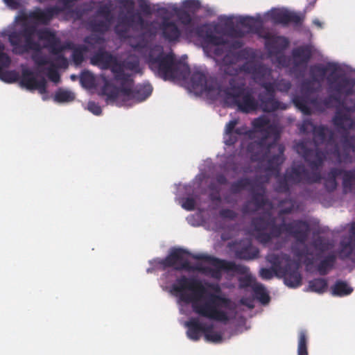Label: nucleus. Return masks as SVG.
Listing matches in <instances>:
<instances>
[{"label": "nucleus", "mask_w": 355, "mask_h": 355, "mask_svg": "<svg viewBox=\"0 0 355 355\" xmlns=\"http://www.w3.org/2000/svg\"><path fill=\"white\" fill-rule=\"evenodd\" d=\"M112 22L104 19H97L96 17H92L87 20V26L92 33L104 35L110 30Z\"/></svg>", "instance_id": "nucleus-31"}, {"label": "nucleus", "mask_w": 355, "mask_h": 355, "mask_svg": "<svg viewBox=\"0 0 355 355\" xmlns=\"http://www.w3.org/2000/svg\"><path fill=\"white\" fill-rule=\"evenodd\" d=\"M252 291L254 297L262 304H268L269 302L270 296L262 284H254L252 287Z\"/></svg>", "instance_id": "nucleus-42"}, {"label": "nucleus", "mask_w": 355, "mask_h": 355, "mask_svg": "<svg viewBox=\"0 0 355 355\" xmlns=\"http://www.w3.org/2000/svg\"><path fill=\"white\" fill-rule=\"evenodd\" d=\"M287 14V10H275L271 12L270 18L275 24L286 26Z\"/></svg>", "instance_id": "nucleus-48"}, {"label": "nucleus", "mask_w": 355, "mask_h": 355, "mask_svg": "<svg viewBox=\"0 0 355 355\" xmlns=\"http://www.w3.org/2000/svg\"><path fill=\"white\" fill-rule=\"evenodd\" d=\"M251 225L257 232V240L263 244L270 242L273 238H279L283 232L291 236L298 243L304 244L311 230L309 223L301 219L277 225L276 218L270 212L253 218Z\"/></svg>", "instance_id": "nucleus-4"}, {"label": "nucleus", "mask_w": 355, "mask_h": 355, "mask_svg": "<svg viewBox=\"0 0 355 355\" xmlns=\"http://www.w3.org/2000/svg\"><path fill=\"white\" fill-rule=\"evenodd\" d=\"M80 83L83 87L91 89L94 87L95 78L90 71H85L80 76Z\"/></svg>", "instance_id": "nucleus-51"}, {"label": "nucleus", "mask_w": 355, "mask_h": 355, "mask_svg": "<svg viewBox=\"0 0 355 355\" xmlns=\"http://www.w3.org/2000/svg\"><path fill=\"white\" fill-rule=\"evenodd\" d=\"M32 59L35 64L39 67L46 65L49 63V61L43 55L40 51H35L32 55Z\"/></svg>", "instance_id": "nucleus-59"}, {"label": "nucleus", "mask_w": 355, "mask_h": 355, "mask_svg": "<svg viewBox=\"0 0 355 355\" xmlns=\"http://www.w3.org/2000/svg\"><path fill=\"white\" fill-rule=\"evenodd\" d=\"M244 52L245 51L242 50L239 53L229 52L226 53L223 58V64L225 65H232L235 64L239 60V58L243 55Z\"/></svg>", "instance_id": "nucleus-55"}, {"label": "nucleus", "mask_w": 355, "mask_h": 355, "mask_svg": "<svg viewBox=\"0 0 355 355\" xmlns=\"http://www.w3.org/2000/svg\"><path fill=\"white\" fill-rule=\"evenodd\" d=\"M122 84V98L124 102L132 101L140 103L147 99L152 94L153 87L150 84H139L134 86L132 74L125 73L123 78L119 80Z\"/></svg>", "instance_id": "nucleus-10"}, {"label": "nucleus", "mask_w": 355, "mask_h": 355, "mask_svg": "<svg viewBox=\"0 0 355 355\" xmlns=\"http://www.w3.org/2000/svg\"><path fill=\"white\" fill-rule=\"evenodd\" d=\"M297 153L301 155L305 162L309 163L310 167L315 171L320 167L325 159V153L316 148L311 149L307 146V143L304 141L297 143L295 146Z\"/></svg>", "instance_id": "nucleus-16"}, {"label": "nucleus", "mask_w": 355, "mask_h": 355, "mask_svg": "<svg viewBox=\"0 0 355 355\" xmlns=\"http://www.w3.org/2000/svg\"><path fill=\"white\" fill-rule=\"evenodd\" d=\"M191 86L200 93L212 92L216 89V83L211 78H208L207 73L202 71H194L191 76Z\"/></svg>", "instance_id": "nucleus-23"}, {"label": "nucleus", "mask_w": 355, "mask_h": 355, "mask_svg": "<svg viewBox=\"0 0 355 355\" xmlns=\"http://www.w3.org/2000/svg\"><path fill=\"white\" fill-rule=\"evenodd\" d=\"M275 95L259 94L258 96L259 107L264 112H272L279 109L284 110L286 107L282 106L281 103L275 98Z\"/></svg>", "instance_id": "nucleus-28"}, {"label": "nucleus", "mask_w": 355, "mask_h": 355, "mask_svg": "<svg viewBox=\"0 0 355 355\" xmlns=\"http://www.w3.org/2000/svg\"><path fill=\"white\" fill-rule=\"evenodd\" d=\"M309 286L311 291L322 293L327 288V282L323 278H315L309 282Z\"/></svg>", "instance_id": "nucleus-43"}, {"label": "nucleus", "mask_w": 355, "mask_h": 355, "mask_svg": "<svg viewBox=\"0 0 355 355\" xmlns=\"http://www.w3.org/2000/svg\"><path fill=\"white\" fill-rule=\"evenodd\" d=\"M47 76L50 80L55 83H58L60 80V74L53 64H51L50 67L46 68Z\"/></svg>", "instance_id": "nucleus-58"}, {"label": "nucleus", "mask_w": 355, "mask_h": 355, "mask_svg": "<svg viewBox=\"0 0 355 355\" xmlns=\"http://www.w3.org/2000/svg\"><path fill=\"white\" fill-rule=\"evenodd\" d=\"M91 63L98 66L102 69H110L114 80L123 78L125 73L122 64L117 60L116 58L103 49H98L93 55Z\"/></svg>", "instance_id": "nucleus-12"}, {"label": "nucleus", "mask_w": 355, "mask_h": 355, "mask_svg": "<svg viewBox=\"0 0 355 355\" xmlns=\"http://www.w3.org/2000/svg\"><path fill=\"white\" fill-rule=\"evenodd\" d=\"M261 34V37L266 40L265 48L270 56L284 53L289 46V40L284 36L275 35L268 31Z\"/></svg>", "instance_id": "nucleus-18"}, {"label": "nucleus", "mask_w": 355, "mask_h": 355, "mask_svg": "<svg viewBox=\"0 0 355 355\" xmlns=\"http://www.w3.org/2000/svg\"><path fill=\"white\" fill-rule=\"evenodd\" d=\"M344 169L338 168H331L327 175L325 178V187L331 190L334 191L336 189L337 181L336 178L343 175Z\"/></svg>", "instance_id": "nucleus-39"}, {"label": "nucleus", "mask_w": 355, "mask_h": 355, "mask_svg": "<svg viewBox=\"0 0 355 355\" xmlns=\"http://www.w3.org/2000/svg\"><path fill=\"white\" fill-rule=\"evenodd\" d=\"M317 83V80H313L312 78L311 79L304 80L301 84V92L300 95H311L313 93L318 92L320 90V83L318 84L317 87H314V83Z\"/></svg>", "instance_id": "nucleus-41"}, {"label": "nucleus", "mask_w": 355, "mask_h": 355, "mask_svg": "<svg viewBox=\"0 0 355 355\" xmlns=\"http://www.w3.org/2000/svg\"><path fill=\"white\" fill-rule=\"evenodd\" d=\"M353 288L346 282L337 280L331 287V294L334 296H345L351 294Z\"/></svg>", "instance_id": "nucleus-40"}, {"label": "nucleus", "mask_w": 355, "mask_h": 355, "mask_svg": "<svg viewBox=\"0 0 355 355\" xmlns=\"http://www.w3.org/2000/svg\"><path fill=\"white\" fill-rule=\"evenodd\" d=\"M185 326L187 327L188 338L193 341L200 340L201 334H204L208 330L207 325L201 323L196 318H192L186 322Z\"/></svg>", "instance_id": "nucleus-27"}, {"label": "nucleus", "mask_w": 355, "mask_h": 355, "mask_svg": "<svg viewBox=\"0 0 355 355\" xmlns=\"http://www.w3.org/2000/svg\"><path fill=\"white\" fill-rule=\"evenodd\" d=\"M128 44L135 51L144 54L150 69L164 80H184L189 76L187 64L178 61L172 53L165 54L159 45L150 46L144 34L130 37Z\"/></svg>", "instance_id": "nucleus-3"}, {"label": "nucleus", "mask_w": 355, "mask_h": 355, "mask_svg": "<svg viewBox=\"0 0 355 355\" xmlns=\"http://www.w3.org/2000/svg\"><path fill=\"white\" fill-rule=\"evenodd\" d=\"M282 272L284 275V282L291 288H296L300 286L302 277L298 272L297 267L291 268V263H287Z\"/></svg>", "instance_id": "nucleus-30"}, {"label": "nucleus", "mask_w": 355, "mask_h": 355, "mask_svg": "<svg viewBox=\"0 0 355 355\" xmlns=\"http://www.w3.org/2000/svg\"><path fill=\"white\" fill-rule=\"evenodd\" d=\"M119 84V87L114 85L111 80L104 78V84L101 89L103 95L107 97V99L115 101L119 96L122 97V84L119 80H115Z\"/></svg>", "instance_id": "nucleus-32"}, {"label": "nucleus", "mask_w": 355, "mask_h": 355, "mask_svg": "<svg viewBox=\"0 0 355 355\" xmlns=\"http://www.w3.org/2000/svg\"><path fill=\"white\" fill-rule=\"evenodd\" d=\"M344 169L338 168H331L327 175L325 178V187L331 190L334 191L336 189L337 181L336 178L343 175Z\"/></svg>", "instance_id": "nucleus-38"}, {"label": "nucleus", "mask_w": 355, "mask_h": 355, "mask_svg": "<svg viewBox=\"0 0 355 355\" xmlns=\"http://www.w3.org/2000/svg\"><path fill=\"white\" fill-rule=\"evenodd\" d=\"M171 288L179 295L180 301L191 303L193 311L198 315L224 323L229 321L227 312L222 309H230L231 300L214 293H209L203 297L206 289L200 280L182 275Z\"/></svg>", "instance_id": "nucleus-1"}, {"label": "nucleus", "mask_w": 355, "mask_h": 355, "mask_svg": "<svg viewBox=\"0 0 355 355\" xmlns=\"http://www.w3.org/2000/svg\"><path fill=\"white\" fill-rule=\"evenodd\" d=\"M308 338L306 332L302 330L298 336L297 355H309L308 354Z\"/></svg>", "instance_id": "nucleus-44"}, {"label": "nucleus", "mask_w": 355, "mask_h": 355, "mask_svg": "<svg viewBox=\"0 0 355 355\" xmlns=\"http://www.w3.org/2000/svg\"><path fill=\"white\" fill-rule=\"evenodd\" d=\"M92 6L87 3H83L70 10V12L76 19H80L85 15L91 11Z\"/></svg>", "instance_id": "nucleus-53"}, {"label": "nucleus", "mask_w": 355, "mask_h": 355, "mask_svg": "<svg viewBox=\"0 0 355 355\" xmlns=\"http://www.w3.org/2000/svg\"><path fill=\"white\" fill-rule=\"evenodd\" d=\"M0 78L8 83H14L18 80L19 74L15 71H7L5 73L1 72Z\"/></svg>", "instance_id": "nucleus-61"}, {"label": "nucleus", "mask_w": 355, "mask_h": 355, "mask_svg": "<svg viewBox=\"0 0 355 355\" xmlns=\"http://www.w3.org/2000/svg\"><path fill=\"white\" fill-rule=\"evenodd\" d=\"M259 250L254 246L251 241H245L235 249V256L243 260H252L259 257Z\"/></svg>", "instance_id": "nucleus-26"}, {"label": "nucleus", "mask_w": 355, "mask_h": 355, "mask_svg": "<svg viewBox=\"0 0 355 355\" xmlns=\"http://www.w3.org/2000/svg\"><path fill=\"white\" fill-rule=\"evenodd\" d=\"M284 203H288V206L281 209L279 212V215L290 214L293 211V210L294 209L295 204H294V201L293 200H291L290 198L286 199L284 200L281 201L280 205H283V204H284Z\"/></svg>", "instance_id": "nucleus-62"}, {"label": "nucleus", "mask_w": 355, "mask_h": 355, "mask_svg": "<svg viewBox=\"0 0 355 355\" xmlns=\"http://www.w3.org/2000/svg\"><path fill=\"white\" fill-rule=\"evenodd\" d=\"M259 177H256L255 178H241L239 179L237 181L232 183L230 186V191L233 193H239L241 191L255 185V182Z\"/></svg>", "instance_id": "nucleus-36"}, {"label": "nucleus", "mask_w": 355, "mask_h": 355, "mask_svg": "<svg viewBox=\"0 0 355 355\" xmlns=\"http://www.w3.org/2000/svg\"><path fill=\"white\" fill-rule=\"evenodd\" d=\"M321 179L319 171L311 172L302 164H293L286 170L284 176L277 180L275 189L278 192L289 193L292 185L311 184L320 182Z\"/></svg>", "instance_id": "nucleus-8"}, {"label": "nucleus", "mask_w": 355, "mask_h": 355, "mask_svg": "<svg viewBox=\"0 0 355 355\" xmlns=\"http://www.w3.org/2000/svg\"><path fill=\"white\" fill-rule=\"evenodd\" d=\"M266 260L271 264V267L273 270L277 272H282L284 268L282 267V263L283 260H285L288 263H291L290 257L286 254H275L270 253L266 257Z\"/></svg>", "instance_id": "nucleus-35"}, {"label": "nucleus", "mask_w": 355, "mask_h": 355, "mask_svg": "<svg viewBox=\"0 0 355 355\" xmlns=\"http://www.w3.org/2000/svg\"><path fill=\"white\" fill-rule=\"evenodd\" d=\"M239 70L251 74L253 80L259 85L272 79V69L261 63L247 61L240 67Z\"/></svg>", "instance_id": "nucleus-17"}, {"label": "nucleus", "mask_w": 355, "mask_h": 355, "mask_svg": "<svg viewBox=\"0 0 355 355\" xmlns=\"http://www.w3.org/2000/svg\"><path fill=\"white\" fill-rule=\"evenodd\" d=\"M259 179L258 178L255 185L250 189L251 200L243 205L242 211L244 214L255 212L263 208L268 203V199L266 196V187L262 182H259Z\"/></svg>", "instance_id": "nucleus-14"}, {"label": "nucleus", "mask_w": 355, "mask_h": 355, "mask_svg": "<svg viewBox=\"0 0 355 355\" xmlns=\"http://www.w3.org/2000/svg\"><path fill=\"white\" fill-rule=\"evenodd\" d=\"M163 37L168 42L178 41L181 35V31L176 24L164 18L161 24Z\"/></svg>", "instance_id": "nucleus-29"}, {"label": "nucleus", "mask_w": 355, "mask_h": 355, "mask_svg": "<svg viewBox=\"0 0 355 355\" xmlns=\"http://www.w3.org/2000/svg\"><path fill=\"white\" fill-rule=\"evenodd\" d=\"M293 103L305 115L312 113L310 105L316 110L322 112V98L318 95L312 97L311 95H295L293 98Z\"/></svg>", "instance_id": "nucleus-21"}, {"label": "nucleus", "mask_w": 355, "mask_h": 355, "mask_svg": "<svg viewBox=\"0 0 355 355\" xmlns=\"http://www.w3.org/2000/svg\"><path fill=\"white\" fill-rule=\"evenodd\" d=\"M338 70L336 64L333 62H328L327 64H315L311 66L309 69V74L313 80H317V83L320 84L326 77L327 73L330 71V73L327 77V80L329 86L336 84L340 77L346 76L345 75L338 76L336 74Z\"/></svg>", "instance_id": "nucleus-15"}, {"label": "nucleus", "mask_w": 355, "mask_h": 355, "mask_svg": "<svg viewBox=\"0 0 355 355\" xmlns=\"http://www.w3.org/2000/svg\"><path fill=\"white\" fill-rule=\"evenodd\" d=\"M314 248L321 252H325L329 249V243L324 241L321 236L318 237L313 243Z\"/></svg>", "instance_id": "nucleus-60"}, {"label": "nucleus", "mask_w": 355, "mask_h": 355, "mask_svg": "<svg viewBox=\"0 0 355 355\" xmlns=\"http://www.w3.org/2000/svg\"><path fill=\"white\" fill-rule=\"evenodd\" d=\"M219 215L223 218L234 220L237 217V214L230 209H222L219 211Z\"/></svg>", "instance_id": "nucleus-64"}, {"label": "nucleus", "mask_w": 355, "mask_h": 355, "mask_svg": "<svg viewBox=\"0 0 355 355\" xmlns=\"http://www.w3.org/2000/svg\"><path fill=\"white\" fill-rule=\"evenodd\" d=\"M313 140L316 148L322 144L327 147L333 146L336 143L334 133L324 125H317L313 133Z\"/></svg>", "instance_id": "nucleus-25"}, {"label": "nucleus", "mask_w": 355, "mask_h": 355, "mask_svg": "<svg viewBox=\"0 0 355 355\" xmlns=\"http://www.w3.org/2000/svg\"><path fill=\"white\" fill-rule=\"evenodd\" d=\"M239 23L242 26L248 28L249 32L257 34L259 37H261V33H265L266 31L261 22L252 17H241Z\"/></svg>", "instance_id": "nucleus-33"}, {"label": "nucleus", "mask_w": 355, "mask_h": 355, "mask_svg": "<svg viewBox=\"0 0 355 355\" xmlns=\"http://www.w3.org/2000/svg\"><path fill=\"white\" fill-rule=\"evenodd\" d=\"M177 17L180 21L184 25H189L192 19L190 14L184 10H180L177 12Z\"/></svg>", "instance_id": "nucleus-63"}, {"label": "nucleus", "mask_w": 355, "mask_h": 355, "mask_svg": "<svg viewBox=\"0 0 355 355\" xmlns=\"http://www.w3.org/2000/svg\"><path fill=\"white\" fill-rule=\"evenodd\" d=\"M87 51L85 45H80L73 49L72 51V60L76 65H80L84 61V53Z\"/></svg>", "instance_id": "nucleus-50"}, {"label": "nucleus", "mask_w": 355, "mask_h": 355, "mask_svg": "<svg viewBox=\"0 0 355 355\" xmlns=\"http://www.w3.org/2000/svg\"><path fill=\"white\" fill-rule=\"evenodd\" d=\"M342 184L345 193L353 192L355 184V170H344Z\"/></svg>", "instance_id": "nucleus-37"}, {"label": "nucleus", "mask_w": 355, "mask_h": 355, "mask_svg": "<svg viewBox=\"0 0 355 355\" xmlns=\"http://www.w3.org/2000/svg\"><path fill=\"white\" fill-rule=\"evenodd\" d=\"M144 20L138 13L119 15L117 23L114 27V31L120 37H127L131 27L135 24L142 26Z\"/></svg>", "instance_id": "nucleus-20"}, {"label": "nucleus", "mask_w": 355, "mask_h": 355, "mask_svg": "<svg viewBox=\"0 0 355 355\" xmlns=\"http://www.w3.org/2000/svg\"><path fill=\"white\" fill-rule=\"evenodd\" d=\"M187 255H192L189 251L182 248H173L164 259H157L154 260L155 266L165 270L168 268H173L175 270L181 271L195 270L196 268L191 266Z\"/></svg>", "instance_id": "nucleus-11"}, {"label": "nucleus", "mask_w": 355, "mask_h": 355, "mask_svg": "<svg viewBox=\"0 0 355 355\" xmlns=\"http://www.w3.org/2000/svg\"><path fill=\"white\" fill-rule=\"evenodd\" d=\"M74 98L73 92L62 89H58L54 96V101L58 103H68L73 101Z\"/></svg>", "instance_id": "nucleus-45"}, {"label": "nucleus", "mask_w": 355, "mask_h": 355, "mask_svg": "<svg viewBox=\"0 0 355 355\" xmlns=\"http://www.w3.org/2000/svg\"><path fill=\"white\" fill-rule=\"evenodd\" d=\"M207 328H208V330L204 333V336L206 341L214 343H220L223 341L222 334L214 331L213 324L207 325Z\"/></svg>", "instance_id": "nucleus-46"}, {"label": "nucleus", "mask_w": 355, "mask_h": 355, "mask_svg": "<svg viewBox=\"0 0 355 355\" xmlns=\"http://www.w3.org/2000/svg\"><path fill=\"white\" fill-rule=\"evenodd\" d=\"M254 132H259L261 137L250 142L247 148L251 154V159L254 162H263L266 172L279 175L281 166L285 160V147L279 144V131L275 124H270V120L265 116L255 118L252 121Z\"/></svg>", "instance_id": "nucleus-2"}, {"label": "nucleus", "mask_w": 355, "mask_h": 355, "mask_svg": "<svg viewBox=\"0 0 355 355\" xmlns=\"http://www.w3.org/2000/svg\"><path fill=\"white\" fill-rule=\"evenodd\" d=\"M21 26L19 31L10 33L8 39L12 46L20 47L24 52L42 51L40 42L34 40L35 35L40 41L44 42L43 47L47 49L51 54H58L70 48L69 44H62L60 38L49 28L37 29L35 24L30 25L27 22H22Z\"/></svg>", "instance_id": "nucleus-5"}, {"label": "nucleus", "mask_w": 355, "mask_h": 355, "mask_svg": "<svg viewBox=\"0 0 355 355\" xmlns=\"http://www.w3.org/2000/svg\"><path fill=\"white\" fill-rule=\"evenodd\" d=\"M94 17H102L104 19L113 21L114 15L112 12L111 4L105 3L100 6Z\"/></svg>", "instance_id": "nucleus-49"}, {"label": "nucleus", "mask_w": 355, "mask_h": 355, "mask_svg": "<svg viewBox=\"0 0 355 355\" xmlns=\"http://www.w3.org/2000/svg\"><path fill=\"white\" fill-rule=\"evenodd\" d=\"M355 86V79L348 77H340L339 80L331 86H329V89L334 92L330 94L324 99L322 98V111L326 108H329L334 101L339 103L340 107L337 108L336 114L333 118L334 125L338 128L347 131L354 127V121L351 118L350 113L355 111V98H345L341 100V95L349 96L353 93V89Z\"/></svg>", "instance_id": "nucleus-6"}, {"label": "nucleus", "mask_w": 355, "mask_h": 355, "mask_svg": "<svg viewBox=\"0 0 355 355\" xmlns=\"http://www.w3.org/2000/svg\"><path fill=\"white\" fill-rule=\"evenodd\" d=\"M317 125H314L311 119H305L302 121L300 130L302 133H313Z\"/></svg>", "instance_id": "nucleus-57"}, {"label": "nucleus", "mask_w": 355, "mask_h": 355, "mask_svg": "<svg viewBox=\"0 0 355 355\" xmlns=\"http://www.w3.org/2000/svg\"><path fill=\"white\" fill-rule=\"evenodd\" d=\"M259 85L266 89L265 92H261V94L275 95V89H277V83L266 80L259 84Z\"/></svg>", "instance_id": "nucleus-56"}, {"label": "nucleus", "mask_w": 355, "mask_h": 355, "mask_svg": "<svg viewBox=\"0 0 355 355\" xmlns=\"http://www.w3.org/2000/svg\"><path fill=\"white\" fill-rule=\"evenodd\" d=\"M342 145L343 150L341 151L338 144L336 142L332 146L333 149L330 153L336 157L338 163L350 164L352 162L350 150L355 153V137H349L347 132H346L343 137Z\"/></svg>", "instance_id": "nucleus-19"}, {"label": "nucleus", "mask_w": 355, "mask_h": 355, "mask_svg": "<svg viewBox=\"0 0 355 355\" xmlns=\"http://www.w3.org/2000/svg\"><path fill=\"white\" fill-rule=\"evenodd\" d=\"M304 19V15L288 10L286 26L289 24H292L295 26H300L302 24Z\"/></svg>", "instance_id": "nucleus-52"}, {"label": "nucleus", "mask_w": 355, "mask_h": 355, "mask_svg": "<svg viewBox=\"0 0 355 355\" xmlns=\"http://www.w3.org/2000/svg\"><path fill=\"white\" fill-rule=\"evenodd\" d=\"M20 85L28 90L37 89L40 94L46 92V80L44 77L37 80L29 69H23L19 81Z\"/></svg>", "instance_id": "nucleus-22"}, {"label": "nucleus", "mask_w": 355, "mask_h": 355, "mask_svg": "<svg viewBox=\"0 0 355 355\" xmlns=\"http://www.w3.org/2000/svg\"><path fill=\"white\" fill-rule=\"evenodd\" d=\"M192 258L196 260H202L209 263L214 268H211L208 267L205 268H196L195 270L202 271L205 272H208L211 274V277L220 279L221 277L222 271L225 272H232L239 275H245L248 271V268L241 264H236V263L225 259H220L219 258L205 254H197L192 255Z\"/></svg>", "instance_id": "nucleus-9"}, {"label": "nucleus", "mask_w": 355, "mask_h": 355, "mask_svg": "<svg viewBox=\"0 0 355 355\" xmlns=\"http://www.w3.org/2000/svg\"><path fill=\"white\" fill-rule=\"evenodd\" d=\"M293 67H306L313 56L312 47L310 45H302L294 48L291 51Z\"/></svg>", "instance_id": "nucleus-24"}, {"label": "nucleus", "mask_w": 355, "mask_h": 355, "mask_svg": "<svg viewBox=\"0 0 355 355\" xmlns=\"http://www.w3.org/2000/svg\"><path fill=\"white\" fill-rule=\"evenodd\" d=\"M205 42L209 44L214 46H223L226 44L225 40L221 37L218 36L212 33H207L205 37Z\"/></svg>", "instance_id": "nucleus-54"}, {"label": "nucleus", "mask_w": 355, "mask_h": 355, "mask_svg": "<svg viewBox=\"0 0 355 355\" xmlns=\"http://www.w3.org/2000/svg\"><path fill=\"white\" fill-rule=\"evenodd\" d=\"M336 261V255L331 252L322 259L317 266V270L320 275H326L334 268Z\"/></svg>", "instance_id": "nucleus-34"}, {"label": "nucleus", "mask_w": 355, "mask_h": 355, "mask_svg": "<svg viewBox=\"0 0 355 355\" xmlns=\"http://www.w3.org/2000/svg\"><path fill=\"white\" fill-rule=\"evenodd\" d=\"M224 92L227 98L231 100L243 113H250L259 108L258 101L253 96L252 89L246 87L243 79L239 77L231 78Z\"/></svg>", "instance_id": "nucleus-7"}, {"label": "nucleus", "mask_w": 355, "mask_h": 355, "mask_svg": "<svg viewBox=\"0 0 355 355\" xmlns=\"http://www.w3.org/2000/svg\"><path fill=\"white\" fill-rule=\"evenodd\" d=\"M355 248V241L350 237L348 241H342L340 242V253L341 256L348 258L349 257Z\"/></svg>", "instance_id": "nucleus-47"}, {"label": "nucleus", "mask_w": 355, "mask_h": 355, "mask_svg": "<svg viewBox=\"0 0 355 355\" xmlns=\"http://www.w3.org/2000/svg\"><path fill=\"white\" fill-rule=\"evenodd\" d=\"M60 6H49L44 9L36 7L28 14L19 17L18 19L22 22L28 20L33 21L35 24L48 25L53 17L62 12Z\"/></svg>", "instance_id": "nucleus-13"}]
</instances>
